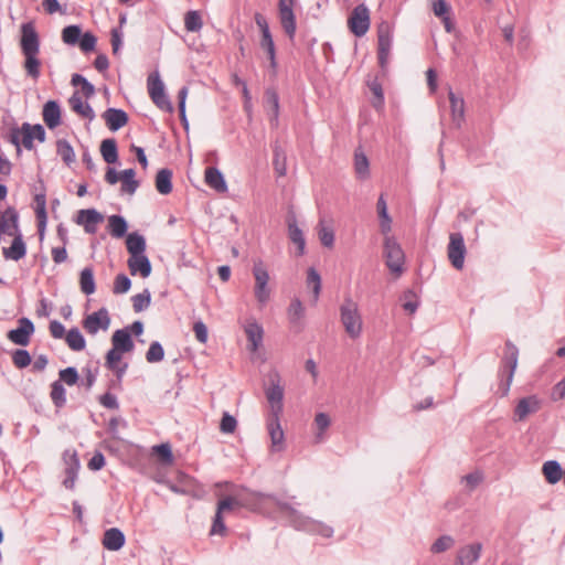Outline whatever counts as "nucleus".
<instances>
[{"instance_id":"f257e3e1","label":"nucleus","mask_w":565,"mask_h":565,"mask_svg":"<svg viewBox=\"0 0 565 565\" xmlns=\"http://www.w3.org/2000/svg\"><path fill=\"white\" fill-rule=\"evenodd\" d=\"M277 508L287 515L291 525L297 530L319 534L326 539L333 535V529L331 526L305 516L288 502L277 501Z\"/></svg>"},{"instance_id":"f03ea898","label":"nucleus","mask_w":565,"mask_h":565,"mask_svg":"<svg viewBox=\"0 0 565 565\" xmlns=\"http://www.w3.org/2000/svg\"><path fill=\"white\" fill-rule=\"evenodd\" d=\"M519 361V349L510 340L505 341L504 355L501 360L499 376V391L502 396L508 395Z\"/></svg>"},{"instance_id":"7ed1b4c3","label":"nucleus","mask_w":565,"mask_h":565,"mask_svg":"<svg viewBox=\"0 0 565 565\" xmlns=\"http://www.w3.org/2000/svg\"><path fill=\"white\" fill-rule=\"evenodd\" d=\"M46 138L45 129L42 125H31L23 122L22 126L12 127L10 130L9 141L13 143L18 150L22 145L26 150L34 148L33 141L36 139L39 142H44Z\"/></svg>"},{"instance_id":"20e7f679","label":"nucleus","mask_w":565,"mask_h":565,"mask_svg":"<svg viewBox=\"0 0 565 565\" xmlns=\"http://www.w3.org/2000/svg\"><path fill=\"white\" fill-rule=\"evenodd\" d=\"M237 507L247 509L253 512H264L269 508V502L277 505V499L274 494L252 491L242 488L235 492Z\"/></svg>"},{"instance_id":"39448f33","label":"nucleus","mask_w":565,"mask_h":565,"mask_svg":"<svg viewBox=\"0 0 565 565\" xmlns=\"http://www.w3.org/2000/svg\"><path fill=\"white\" fill-rule=\"evenodd\" d=\"M341 322L347 333L355 339L362 332V319L358 310V305L351 299L345 298L340 307Z\"/></svg>"},{"instance_id":"423d86ee","label":"nucleus","mask_w":565,"mask_h":565,"mask_svg":"<svg viewBox=\"0 0 565 565\" xmlns=\"http://www.w3.org/2000/svg\"><path fill=\"white\" fill-rule=\"evenodd\" d=\"M21 50L25 57L24 68L29 76L36 79L40 76L41 62L38 57L40 52V38H21Z\"/></svg>"},{"instance_id":"0eeeda50","label":"nucleus","mask_w":565,"mask_h":565,"mask_svg":"<svg viewBox=\"0 0 565 565\" xmlns=\"http://www.w3.org/2000/svg\"><path fill=\"white\" fill-rule=\"evenodd\" d=\"M384 258L385 264L388 267V269L393 273L399 276L404 268V262H405V255L401 247V245L396 242V239L392 236H386L384 238Z\"/></svg>"},{"instance_id":"6e6552de","label":"nucleus","mask_w":565,"mask_h":565,"mask_svg":"<svg viewBox=\"0 0 565 565\" xmlns=\"http://www.w3.org/2000/svg\"><path fill=\"white\" fill-rule=\"evenodd\" d=\"M147 86L149 96L153 104L159 109L171 113L173 110V106L164 92V85L160 79L158 72L148 76Z\"/></svg>"},{"instance_id":"1a4fd4ad","label":"nucleus","mask_w":565,"mask_h":565,"mask_svg":"<svg viewBox=\"0 0 565 565\" xmlns=\"http://www.w3.org/2000/svg\"><path fill=\"white\" fill-rule=\"evenodd\" d=\"M265 395L270 407L269 416H280L284 411V387L278 373L269 376V386L265 390Z\"/></svg>"},{"instance_id":"9d476101","label":"nucleus","mask_w":565,"mask_h":565,"mask_svg":"<svg viewBox=\"0 0 565 565\" xmlns=\"http://www.w3.org/2000/svg\"><path fill=\"white\" fill-rule=\"evenodd\" d=\"M253 276L255 278V298L260 305H265L270 298V289L268 287L269 274L262 260L254 262Z\"/></svg>"},{"instance_id":"9b49d317","label":"nucleus","mask_w":565,"mask_h":565,"mask_svg":"<svg viewBox=\"0 0 565 565\" xmlns=\"http://www.w3.org/2000/svg\"><path fill=\"white\" fill-rule=\"evenodd\" d=\"M236 509H239V507H237L235 493L233 495H227L224 499L220 500L217 503V509H216V513H215V516L213 520V524H212L210 534L211 535H215V534L224 535L226 533L227 529H226L224 520H223V513L231 512Z\"/></svg>"},{"instance_id":"f8f14e48","label":"nucleus","mask_w":565,"mask_h":565,"mask_svg":"<svg viewBox=\"0 0 565 565\" xmlns=\"http://www.w3.org/2000/svg\"><path fill=\"white\" fill-rule=\"evenodd\" d=\"M63 462L65 466V479L63 480V486L68 490H74L78 471L81 469V462L77 451L74 449H66L63 452Z\"/></svg>"},{"instance_id":"ddd939ff","label":"nucleus","mask_w":565,"mask_h":565,"mask_svg":"<svg viewBox=\"0 0 565 565\" xmlns=\"http://www.w3.org/2000/svg\"><path fill=\"white\" fill-rule=\"evenodd\" d=\"M448 258L456 269H461L467 253L465 239L461 233H451L447 248Z\"/></svg>"},{"instance_id":"4468645a","label":"nucleus","mask_w":565,"mask_h":565,"mask_svg":"<svg viewBox=\"0 0 565 565\" xmlns=\"http://www.w3.org/2000/svg\"><path fill=\"white\" fill-rule=\"evenodd\" d=\"M82 326L88 334H96L99 330L106 331L110 326L109 312L105 307L86 316Z\"/></svg>"},{"instance_id":"2eb2a0df","label":"nucleus","mask_w":565,"mask_h":565,"mask_svg":"<svg viewBox=\"0 0 565 565\" xmlns=\"http://www.w3.org/2000/svg\"><path fill=\"white\" fill-rule=\"evenodd\" d=\"M34 330L33 322L29 318L23 317L18 320V328L7 333V338L17 345L25 347L30 343Z\"/></svg>"},{"instance_id":"dca6fc26","label":"nucleus","mask_w":565,"mask_h":565,"mask_svg":"<svg viewBox=\"0 0 565 565\" xmlns=\"http://www.w3.org/2000/svg\"><path fill=\"white\" fill-rule=\"evenodd\" d=\"M348 25L355 35H363L370 26V13L365 6H358L351 12L348 19Z\"/></svg>"},{"instance_id":"f3484780","label":"nucleus","mask_w":565,"mask_h":565,"mask_svg":"<svg viewBox=\"0 0 565 565\" xmlns=\"http://www.w3.org/2000/svg\"><path fill=\"white\" fill-rule=\"evenodd\" d=\"M122 354L124 352L113 347L105 356V366L115 374L118 385L122 382L124 375L128 369V363L121 362Z\"/></svg>"},{"instance_id":"a211bd4d","label":"nucleus","mask_w":565,"mask_h":565,"mask_svg":"<svg viewBox=\"0 0 565 565\" xmlns=\"http://www.w3.org/2000/svg\"><path fill=\"white\" fill-rule=\"evenodd\" d=\"M104 216L95 209L79 210L77 212L76 223L84 226L88 234H95L97 224L102 223Z\"/></svg>"},{"instance_id":"6ab92c4d","label":"nucleus","mask_w":565,"mask_h":565,"mask_svg":"<svg viewBox=\"0 0 565 565\" xmlns=\"http://www.w3.org/2000/svg\"><path fill=\"white\" fill-rule=\"evenodd\" d=\"M541 407V402L535 395L523 397L514 408V420L523 422L530 414L536 413Z\"/></svg>"},{"instance_id":"aec40b11","label":"nucleus","mask_w":565,"mask_h":565,"mask_svg":"<svg viewBox=\"0 0 565 565\" xmlns=\"http://www.w3.org/2000/svg\"><path fill=\"white\" fill-rule=\"evenodd\" d=\"M267 429L271 440V447L275 451L284 448V430L280 426V416H269L267 419Z\"/></svg>"},{"instance_id":"412c9836","label":"nucleus","mask_w":565,"mask_h":565,"mask_svg":"<svg viewBox=\"0 0 565 565\" xmlns=\"http://www.w3.org/2000/svg\"><path fill=\"white\" fill-rule=\"evenodd\" d=\"M288 225V237L289 239L297 245V255L302 256L305 254L306 248V239L302 230L297 224L296 216L288 215L287 217Z\"/></svg>"},{"instance_id":"4be33fe9","label":"nucleus","mask_w":565,"mask_h":565,"mask_svg":"<svg viewBox=\"0 0 565 565\" xmlns=\"http://www.w3.org/2000/svg\"><path fill=\"white\" fill-rule=\"evenodd\" d=\"M103 118L106 122V126L111 131H117L127 125L129 118L125 110L118 108H107L103 113Z\"/></svg>"},{"instance_id":"5701e85b","label":"nucleus","mask_w":565,"mask_h":565,"mask_svg":"<svg viewBox=\"0 0 565 565\" xmlns=\"http://www.w3.org/2000/svg\"><path fill=\"white\" fill-rule=\"evenodd\" d=\"M9 247L2 248V254L6 259L18 262L26 255V245L23 239V234H17Z\"/></svg>"},{"instance_id":"b1692460","label":"nucleus","mask_w":565,"mask_h":565,"mask_svg":"<svg viewBox=\"0 0 565 565\" xmlns=\"http://www.w3.org/2000/svg\"><path fill=\"white\" fill-rule=\"evenodd\" d=\"M392 50V38H379L377 61L380 74L386 77L388 73V63Z\"/></svg>"},{"instance_id":"393cba45","label":"nucleus","mask_w":565,"mask_h":565,"mask_svg":"<svg viewBox=\"0 0 565 565\" xmlns=\"http://www.w3.org/2000/svg\"><path fill=\"white\" fill-rule=\"evenodd\" d=\"M482 545L473 543L461 547L458 551L457 564L458 565H473L480 557Z\"/></svg>"},{"instance_id":"a878e982","label":"nucleus","mask_w":565,"mask_h":565,"mask_svg":"<svg viewBox=\"0 0 565 565\" xmlns=\"http://www.w3.org/2000/svg\"><path fill=\"white\" fill-rule=\"evenodd\" d=\"M111 345L124 353L131 352L135 348L128 328L116 330L111 335Z\"/></svg>"},{"instance_id":"bb28decb","label":"nucleus","mask_w":565,"mask_h":565,"mask_svg":"<svg viewBox=\"0 0 565 565\" xmlns=\"http://www.w3.org/2000/svg\"><path fill=\"white\" fill-rule=\"evenodd\" d=\"M43 120L50 129L56 128L61 124V107L56 100H49L43 106Z\"/></svg>"},{"instance_id":"cd10ccee","label":"nucleus","mask_w":565,"mask_h":565,"mask_svg":"<svg viewBox=\"0 0 565 565\" xmlns=\"http://www.w3.org/2000/svg\"><path fill=\"white\" fill-rule=\"evenodd\" d=\"M128 267L131 275L139 273L143 278L149 277L152 269L151 263L145 254L130 256Z\"/></svg>"},{"instance_id":"c85d7f7f","label":"nucleus","mask_w":565,"mask_h":565,"mask_svg":"<svg viewBox=\"0 0 565 565\" xmlns=\"http://www.w3.org/2000/svg\"><path fill=\"white\" fill-rule=\"evenodd\" d=\"M126 539L121 530L111 527L105 531L103 545L108 551H118L125 545Z\"/></svg>"},{"instance_id":"c756f323","label":"nucleus","mask_w":565,"mask_h":565,"mask_svg":"<svg viewBox=\"0 0 565 565\" xmlns=\"http://www.w3.org/2000/svg\"><path fill=\"white\" fill-rule=\"evenodd\" d=\"M205 182L206 184L218 193H225L227 191V184L223 173L215 167H209L205 170Z\"/></svg>"},{"instance_id":"7c9ffc66","label":"nucleus","mask_w":565,"mask_h":565,"mask_svg":"<svg viewBox=\"0 0 565 565\" xmlns=\"http://www.w3.org/2000/svg\"><path fill=\"white\" fill-rule=\"evenodd\" d=\"M273 167L278 178L287 174V154L277 141L273 145Z\"/></svg>"},{"instance_id":"2f4dec72","label":"nucleus","mask_w":565,"mask_h":565,"mask_svg":"<svg viewBox=\"0 0 565 565\" xmlns=\"http://www.w3.org/2000/svg\"><path fill=\"white\" fill-rule=\"evenodd\" d=\"M68 103L71 108L79 116L89 120L95 118V113L92 106L83 100L78 92H74V94L70 97Z\"/></svg>"},{"instance_id":"473e14b6","label":"nucleus","mask_w":565,"mask_h":565,"mask_svg":"<svg viewBox=\"0 0 565 565\" xmlns=\"http://www.w3.org/2000/svg\"><path fill=\"white\" fill-rule=\"evenodd\" d=\"M431 10L434 14L440 18L444 22L446 32L451 33L454 31V26L449 17V4L445 0H434L431 1Z\"/></svg>"},{"instance_id":"72a5a7b5","label":"nucleus","mask_w":565,"mask_h":565,"mask_svg":"<svg viewBox=\"0 0 565 565\" xmlns=\"http://www.w3.org/2000/svg\"><path fill=\"white\" fill-rule=\"evenodd\" d=\"M354 171L360 180H366L370 177V162L361 147L354 150Z\"/></svg>"},{"instance_id":"f704fd0d","label":"nucleus","mask_w":565,"mask_h":565,"mask_svg":"<svg viewBox=\"0 0 565 565\" xmlns=\"http://www.w3.org/2000/svg\"><path fill=\"white\" fill-rule=\"evenodd\" d=\"M292 7V4H279L280 23L284 31L289 35H292L296 31V21Z\"/></svg>"},{"instance_id":"c9c22d12","label":"nucleus","mask_w":565,"mask_h":565,"mask_svg":"<svg viewBox=\"0 0 565 565\" xmlns=\"http://www.w3.org/2000/svg\"><path fill=\"white\" fill-rule=\"evenodd\" d=\"M542 473L548 483L555 484L562 479L563 469L558 461L547 460L543 463Z\"/></svg>"},{"instance_id":"e433bc0d","label":"nucleus","mask_w":565,"mask_h":565,"mask_svg":"<svg viewBox=\"0 0 565 565\" xmlns=\"http://www.w3.org/2000/svg\"><path fill=\"white\" fill-rule=\"evenodd\" d=\"M172 171L168 168L160 169L156 175V189L160 194L172 192Z\"/></svg>"},{"instance_id":"4c0bfd02","label":"nucleus","mask_w":565,"mask_h":565,"mask_svg":"<svg viewBox=\"0 0 565 565\" xmlns=\"http://www.w3.org/2000/svg\"><path fill=\"white\" fill-rule=\"evenodd\" d=\"M245 333L249 342V349L257 351L263 342L264 330L257 322H250L245 327Z\"/></svg>"},{"instance_id":"58836bf2","label":"nucleus","mask_w":565,"mask_h":565,"mask_svg":"<svg viewBox=\"0 0 565 565\" xmlns=\"http://www.w3.org/2000/svg\"><path fill=\"white\" fill-rule=\"evenodd\" d=\"M448 97L450 102L452 120L457 126H460L465 115V100L462 97L457 96L451 89H449Z\"/></svg>"},{"instance_id":"ea45409f","label":"nucleus","mask_w":565,"mask_h":565,"mask_svg":"<svg viewBox=\"0 0 565 565\" xmlns=\"http://www.w3.org/2000/svg\"><path fill=\"white\" fill-rule=\"evenodd\" d=\"M100 153L108 164L116 163L118 161L117 141L114 138L104 139L100 143Z\"/></svg>"},{"instance_id":"a19ab883","label":"nucleus","mask_w":565,"mask_h":565,"mask_svg":"<svg viewBox=\"0 0 565 565\" xmlns=\"http://www.w3.org/2000/svg\"><path fill=\"white\" fill-rule=\"evenodd\" d=\"M126 246L130 256L141 255L146 250V239L141 234L134 232L127 235Z\"/></svg>"},{"instance_id":"79ce46f5","label":"nucleus","mask_w":565,"mask_h":565,"mask_svg":"<svg viewBox=\"0 0 565 565\" xmlns=\"http://www.w3.org/2000/svg\"><path fill=\"white\" fill-rule=\"evenodd\" d=\"M128 230L127 221L121 215H110L108 217V231L113 237L121 238Z\"/></svg>"},{"instance_id":"37998d69","label":"nucleus","mask_w":565,"mask_h":565,"mask_svg":"<svg viewBox=\"0 0 565 565\" xmlns=\"http://www.w3.org/2000/svg\"><path fill=\"white\" fill-rule=\"evenodd\" d=\"M79 287L83 294L92 295L96 290L94 270L92 267H85L79 274Z\"/></svg>"},{"instance_id":"c03bdc74","label":"nucleus","mask_w":565,"mask_h":565,"mask_svg":"<svg viewBox=\"0 0 565 565\" xmlns=\"http://www.w3.org/2000/svg\"><path fill=\"white\" fill-rule=\"evenodd\" d=\"M65 341L68 348L73 351H82L86 347V340L78 330V328L74 327L70 329L65 335Z\"/></svg>"},{"instance_id":"a18cd8bd","label":"nucleus","mask_w":565,"mask_h":565,"mask_svg":"<svg viewBox=\"0 0 565 565\" xmlns=\"http://www.w3.org/2000/svg\"><path fill=\"white\" fill-rule=\"evenodd\" d=\"M56 153L62 158L66 166L75 162V152L71 143L66 139L56 141Z\"/></svg>"},{"instance_id":"49530a36","label":"nucleus","mask_w":565,"mask_h":565,"mask_svg":"<svg viewBox=\"0 0 565 565\" xmlns=\"http://www.w3.org/2000/svg\"><path fill=\"white\" fill-rule=\"evenodd\" d=\"M51 399L55 407L62 408L66 404V390L61 381H54L51 384Z\"/></svg>"},{"instance_id":"de8ad7c7","label":"nucleus","mask_w":565,"mask_h":565,"mask_svg":"<svg viewBox=\"0 0 565 565\" xmlns=\"http://www.w3.org/2000/svg\"><path fill=\"white\" fill-rule=\"evenodd\" d=\"M318 236L324 247L331 248L334 245V232L331 226H327L323 220L318 224Z\"/></svg>"},{"instance_id":"09e8293b","label":"nucleus","mask_w":565,"mask_h":565,"mask_svg":"<svg viewBox=\"0 0 565 565\" xmlns=\"http://www.w3.org/2000/svg\"><path fill=\"white\" fill-rule=\"evenodd\" d=\"M202 15L199 11H189L184 15V26L188 32L195 33L202 28Z\"/></svg>"},{"instance_id":"8fccbe9b","label":"nucleus","mask_w":565,"mask_h":565,"mask_svg":"<svg viewBox=\"0 0 565 565\" xmlns=\"http://www.w3.org/2000/svg\"><path fill=\"white\" fill-rule=\"evenodd\" d=\"M307 286L312 288L313 302H316L321 291V277L313 267H310L307 271Z\"/></svg>"},{"instance_id":"3c124183","label":"nucleus","mask_w":565,"mask_h":565,"mask_svg":"<svg viewBox=\"0 0 565 565\" xmlns=\"http://www.w3.org/2000/svg\"><path fill=\"white\" fill-rule=\"evenodd\" d=\"M66 44H78L81 50L85 53L93 51L96 46L98 38H62Z\"/></svg>"},{"instance_id":"603ef678","label":"nucleus","mask_w":565,"mask_h":565,"mask_svg":"<svg viewBox=\"0 0 565 565\" xmlns=\"http://www.w3.org/2000/svg\"><path fill=\"white\" fill-rule=\"evenodd\" d=\"M260 49L266 53L270 61V67L273 73L276 74L277 63H276V50L273 38H262Z\"/></svg>"},{"instance_id":"864d4df0","label":"nucleus","mask_w":565,"mask_h":565,"mask_svg":"<svg viewBox=\"0 0 565 565\" xmlns=\"http://www.w3.org/2000/svg\"><path fill=\"white\" fill-rule=\"evenodd\" d=\"M132 308L136 312H141L147 309L151 302V294L149 289H145L142 292L132 296Z\"/></svg>"},{"instance_id":"5fc2aeb1","label":"nucleus","mask_w":565,"mask_h":565,"mask_svg":"<svg viewBox=\"0 0 565 565\" xmlns=\"http://www.w3.org/2000/svg\"><path fill=\"white\" fill-rule=\"evenodd\" d=\"M164 358V350L160 342L153 341L150 343L146 353V360L149 363H158Z\"/></svg>"},{"instance_id":"6e6d98bb","label":"nucleus","mask_w":565,"mask_h":565,"mask_svg":"<svg viewBox=\"0 0 565 565\" xmlns=\"http://www.w3.org/2000/svg\"><path fill=\"white\" fill-rule=\"evenodd\" d=\"M267 106L273 110V119L277 124L279 114V97L275 89H267L265 93Z\"/></svg>"},{"instance_id":"4d7b16f0","label":"nucleus","mask_w":565,"mask_h":565,"mask_svg":"<svg viewBox=\"0 0 565 565\" xmlns=\"http://www.w3.org/2000/svg\"><path fill=\"white\" fill-rule=\"evenodd\" d=\"M79 375L74 366H68L58 372V380L61 383H65L68 386H73L78 382Z\"/></svg>"},{"instance_id":"13d9d810","label":"nucleus","mask_w":565,"mask_h":565,"mask_svg":"<svg viewBox=\"0 0 565 565\" xmlns=\"http://www.w3.org/2000/svg\"><path fill=\"white\" fill-rule=\"evenodd\" d=\"M71 83L74 85V86H78L81 85V88H82V93L83 95L86 97V98H89L92 97L94 94H95V88H94V85L92 83H89L84 76H82L81 74H74L72 76V81Z\"/></svg>"},{"instance_id":"bf43d9fd","label":"nucleus","mask_w":565,"mask_h":565,"mask_svg":"<svg viewBox=\"0 0 565 565\" xmlns=\"http://www.w3.org/2000/svg\"><path fill=\"white\" fill-rule=\"evenodd\" d=\"M32 362L30 353L24 349H17L12 353V363L17 369H24Z\"/></svg>"},{"instance_id":"052dcab7","label":"nucleus","mask_w":565,"mask_h":565,"mask_svg":"<svg viewBox=\"0 0 565 565\" xmlns=\"http://www.w3.org/2000/svg\"><path fill=\"white\" fill-rule=\"evenodd\" d=\"M152 450L162 463L171 465L173 462V454L169 444L157 445Z\"/></svg>"},{"instance_id":"680f3d73","label":"nucleus","mask_w":565,"mask_h":565,"mask_svg":"<svg viewBox=\"0 0 565 565\" xmlns=\"http://www.w3.org/2000/svg\"><path fill=\"white\" fill-rule=\"evenodd\" d=\"M455 541L449 535L439 536L431 545L430 551L433 553H443L449 550L454 545Z\"/></svg>"},{"instance_id":"e2e57ef3","label":"nucleus","mask_w":565,"mask_h":565,"mask_svg":"<svg viewBox=\"0 0 565 565\" xmlns=\"http://www.w3.org/2000/svg\"><path fill=\"white\" fill-rule=\"evenodd\" d=\"M131 287L130 278L125 274H118L114 280V294H125Z\"/></svg>"},{"instance_id":"0e129e2a","label":"nucleus","mask_w":565,"mask_h":565,"mask_svg":"<svg viewBox=\"0 0 565 565\" xmlns=\"http://www.w3.org/2000/svg\"><path fill=\"white\" fill-rule=\"evenodd\" d=\"M305 309L299 299H294L288 308L289 320L292 323L298 322L303 317Z\"/></svg>"},{"instance_id":"69168bd1","label":"nucleus","mask_w":565,"mask_h":565,"mask_svg":"<svg viewBox=\"0 0 565 565\" xmlns=\"http://www.w3.org/2000/svg\"><path fill=\"white\" fill-rule=\"evenodd\" d=\"M367 85H369L370 90L373 93V95L375 97V100L373 102V106L375 108L383 106L384 94H383L382 84L379 82L377 78H375L374 81L370 82Z\"/></svg>"},{"instance_id":"338daca9","label":"nucleus","mask_w":565,"mask_h":565,"mask_svg":"<svg viewBox=\"0 0 565 565\" xmlns=\"http://www.w3.org/2000/svg\"><path fill=\"white\" fill-rule=\"evenodd\" d=\"M237 420L228 413H224L220 424V430L223 434H233L236 429Z\"/></svg>"},{"instance_id":"774afa93","label":"nucleus","mask_w":565,"mask_h":565,"mask_svg":"<svg viewBox=\"0 0 565 565\" xmlns=\"http://www.w3.org/2000/svg\"><path fill=\"white\" fill-rule=\"evenodd\" d=\"M330 417L326 413H318L315 417V424L318 428L317 438L322 439L323 431L330 426Z\"/></svg>"}]
</instances>
